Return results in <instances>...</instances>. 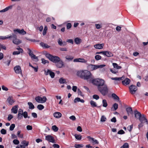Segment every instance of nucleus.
Here are the masks:
<instances>
[{
    "label": "nucleus",
    "instance_id": "obj_1",
    "mask_svg": "<svg viewBox=\"0 0 148 148\" xmlns=\"http://www.w3.org/2000/svg\"><path fill=\"white\" fill-rule=\"evenodd\" d=\"M77 76L81 78L88 81L92 78V75L91 73L87 70H82L77 71Z\"/></svg>",
    "mask_w": 148,
    "mask_h": 148
},
{
    "label": "nucleus",
    "instance_id": "obj_2",
    "mask_svg": "<svg viewBox=\"0 0 148 148\" xmlns=\"http://www.w3.org/2000/svg\"><path fill=\"white\" fill-rule=\"evenodd\" d=\"M44 54L46 58L54 63H56L58 62L60 60V59L59 57L53 56L51 54L48 53L46 51H45L44 53Z\"/></svg>",
    "mask_w": 148,
    "mask_h": 148
},
{
    "label": "nucleus",
    "instance_id": "obj_3",
    "mask_svg": "<svg viewBox=\"0 0 148 148\" xmlns=\"http://www.w3.org/2000/svg\"><path fill=\"white\" fill-rule=\"evenodd\" d=\"M92 83L97 87V89L105 84L104 80L102 79L97 78L91 80Z\"/></svg>",
    "mask_w": 148,
    "mask_h": 148
},
{
    "label": "nucleus",
    "instance_id": "obj_4",
    "mask_svg": "<svg viewBox=\"0 0 148 148\" xmlns=\"http://www.w3.org/2000/svg\"><path fill=\"white\" fill-rule=\"evenodd\" d=\"M98 90L103 96H105L108 92V86L106 84L99 88Z\"/></svg>",
    "mask_w": 148,
    "mask_h": 148
},
{
    "label": "nucleus",
    "instance_id": "obj_5",
    "mask_svg": "<svg viewBox=\"0 0 148 148\" xmlns=\"http://www.w3.org/2000/svg\"><path fill=\"white\" fill-rule=\"evenodd\" d=\"M87 69L89 71H92L97 69L99 68H102L105 66L104 65H93L92 64H88Z\"/></svg>",
    "mask_w": 148,
    "mask_h": 148
},
{
    "label": "nucleus",
    "instance_id": "obj_6",
    "mask_svg": "<svg viewBox=\"0 0 148 148\" xmlns=\"http://www.w3.org/2000/svg\"><path fill=\"white\" fill-rule=\"evenodd\" d=\"M10 36H11V38H12V42L14 44L18 45L21 43V40L17 38V36L15 34L12 33V35H10Z\"/></svg>",
    "mask_w": 148,
    "mask_h": 148
},
{
    "label": "nucleus",
    "instance_id": "obj_7",
    "mask_svg": "<svg viewBox=\"0 0 148 148\" xmlns=\"http://www.w3.org/2000/svg\"><path fill=\"white\" fill-rule=\"evenodd\" d=\"M130 92L132 95L134 94L137 90L138 88L135 85H132L129 87Z\"/></svg>",
    "mask_w": 148,
    "mask_h": 148
},
{
    "label": "nucleus",
    "instance_id": "obj_8",
    "mask_svg": "<svg viewBox=\"0 0 148 148\" xmlns=\"http://www.w3.org/2000/svg\"><path fill=\"white\" fill-rule=\"evenodd\" d=\"M45 140L49 142L55 143V140L54 138L51 135H48L45 136Z\"/></svg>",
    "mask_w": 148,
    "mask_h": 148
},
{
    "label": "nucleus",
    "instance_id": "obj_9",
    "mask_svg": "<svg viewBox=\"0 0 148 148\" xmlns=\"http://www.w3.org/2000/svg\"><path fill=\"white\" fill-rule=\"evenodd\" d=\"M87 137L89 139V141L93 145L99 144V141L94 138L91 137L90 136H88Z\"/></svg>",
    "mask_w": 148,
    "mask_h": 148
},
{
    "label": "nucleus",
    "instance_id": "obj_10",
    "mask_svg": "<svg viewBox=\"0 0 148 148\" xmlns=\"http://www.w3.org/2000/svg\"><path fill=\"white\" fill-rule=\"evenodd\" d=\"M14 70L15 73L17 74H22V71L20 66L17 65L14 68Z\"/></svg>",
    "mask_w": 148,
    "mask_h": 148
},
{
    "label": "nucleus",
    "instance_id": "obj_11",
    "mask_svg": "<svg viewBox=\"0 0 148 148\" xmlns=\"http://www.w3.org/2000/svg\"><path fill=\"white\" fill-rule=\"evenodd\" d=\"M124 78V76H123L121 77H112L111 79L112 80H115L116 81H117L118 82L115 81L114 83L115 84H118L119 83V81L122 80Z\"/></svg>",
    "mask_w": 148,
    "mask_h": 148
},
{
    "label": "nucleus",
    "instance_id": "obj_12",
    "mask_svg": "<svg viewBox=\"0 0 148 148\" xmlns=\"http://www.w3.org/2000/svg\"><path fill=\"white\" fill-rule=\"evenodd\" d=\"M73 62L86 63L87 61L84 58H79L74 59L73 60Z\"/></svg>",
    "mask_w": 148,
    "mask_h": 148
},
{
    "label": "nucleus",
    "instance_id": "obj_13",
    "mask_svg": "<svg viewBox=\"0 0 148 148\" xmlns=\"http://www.w3.org/2000/svg\"><path fill=\"white\" fill-rule=\"evenodd\" d=\"M140 122L143 123L144 121H145V122L148 123V121L147 119L145 117V115L144 114H142L141 116L138 118Z\"/></svg>",
    "mask_w": 148,
    "mask_h": 148
},
{
    "label": "nucleus",
    "instance_id": "obj_14",
    "mask_svg": "<svg viewBox=\"0 0 148 148\" xmlns=\"http://www.w3.org/2000/svg\"><path fill=\"white\" fill-rule=\"evenodd\" d=\"M57 67L58 68H61L64 66V63L62 60H60L59 62L55 63Z\"/></svg>",
    "mask_w": 148,
    "mask_h": 148
},
{
    "label": "nucleus",
    "instance_id": "obj_15",
    "mask_svg": "<svg viewBox=\"0 0 148 148\" xmlns=\"http://www.w3.org/2000/svg\"><path fill=\"white\" fill-rule=\"evenodd\" d=\"M130 81H131L130 79L127 78L124 80L122 81V83L123 85L126 86L129 84L130 83Z\"/></svg>",
    "mask_w": 148,
    "mask_h": 148
},
{
    "label": "nucleus",
    "instance_id": "obj_16",
    "mask_svg": "<svg viewBox=\"0 0 148 148\" xmlns=\"http://www.w3.org/2000/svg\"><path fill=\"white\" fill-rule=\"evenodd\" d=\"M7 100L10 105H12L15 102L13 97H9L8 98Z\"/></svg>",
    "mask_w": 148,
    "mask_h": 148
},
{
    "label": "nucleus",
    "instance_id": "obj_17",
    "mask_svg": "<svg viewBox=\"0 0 148 148\" xmlns=\"http://www.w3.org/2000/svg\"><path fill=\"white\" fill-rule=\"evenodd\" d=\"M103 44H98L95 45L94 47L96 49H101L103 48Z\"/></svg>",
    "mask_w": 148,
    "mask_h": 148
},
{
    "label": "nucleus",
    "instance_id": "obj_18",
    "mask_svg": "<svg viewBox=\"0 0 148 148\" xmlns=\"http://www.w3.org/2000/svg\"><path fill=\"white\" fill-rule=\"evenodd\" d=\"M103 55L106 56L110 57L113 56V55L112 53L108 51H104Z\"/></svg>",
    "mask_w": 148,
    "mask_h": 148
},
{
    "label": "nucleus",
    "instance_id": "obj_19",
    "mask_svg": "<svg viewBox=\"0 0 148 148\" xmlns=\"http://www.w3.org/2000/svg\"><path fill=\"white\" fill-rule=\"evenodd\" d=\"M134 113L135 115V117L136 118H139L142 115L140 113L138 112L136 110L134 111Z\"/></svg>",
    "mask_w": 148,
    "mask_h": 148
},
{
    "label": "nucleus",
    "instance_id": "obj_20",
    "mask_svg": "<svg viewBox=\"0 0 148 148\" xmlns=\"http://www.w3.org/2000/svg\"><path fill=\"white\" fill-rule=\"evenodd\" d=\"M12 7H13V5H11L7 7L5 9H4L3 10H1L0 11V12H6V11H8V10H9V9H12Z\"/></svg>",
    "mask_w": 148,
    "mask_h": 148
},
{
    "label": "nucleus",
    "instance_id": "obj_21",
    "mask_svg": "<svg viewBox=\"0 0 148 148\" xmlns=\"http://www.w3.org/2000/svg\"><path fill=\"white\" fill-rule=\"evenodd\" d=\"M18 105H16L12 107L11 110L12 112L14 114H16L18 112Z\"/></svg>",
    "mask_w": 148,
    "mask_h": 148
},
{
    "label": "nucleus",
    "instance_id": "obj_22",
    "mask_svg": "<svg viewBox=\"0 0 148 148\" xmlns=\"http://www.w3.org/2000/svg\"><path fill=\"white\" fill-rule=\"evenodd\" d=\"M53 116L56 118H59L61 117L62 114L60 112H56L53 114Z\"/></svg>",
    "mask_w": 148,
    "mask_h": 148
},
{
    "label": "nucleus",
    "instance_id": "obj_23",
    "mask_svg": "<svg viewBox=\"0 0 148 148\" xmlns=\"http://www.w3.org/2000/svg\"><path fill=\"white\" fill-rule=\"evenodd\" d=\"M90 103L92 107H97L99 108L100 107V106H97L96 102L92 100L90 101Z\"/></svg>",
    "mask_w": 148,
    "mask_h": 148
},
{
    "label": "nucleus",
    "instance_id": "obj_24",
    "mask_svg": "<svg viewBox=\"0 0 148 148\" xmlns=\"http://www.w3.org/2000/svg\"><path fill=\"white\" fill-rule=\"evenodd\" d=\"M126 111L128 115H129L130 114H133V110L131 107L127 108H126Z\"/></svg>",
    "mask_w": 148,
    "mask_h": 148
},
{
    "label": "nucleus",
    "instance_id": "obj_25",
    "mask_svg": "<svg viewBox=\"0 0 148 148\" xmlns=\"http://www.w3.org/2000/svg\"><path fill=\"white\" fill-rule=\"evenodd\" d=\"M40 45L42 47L45 48H48L50 47L47 44L43 42H41L40 43Z\"/></svg>",
    "mask_w": 148,
    "mask_h": 148
},
{
    "label": "nucleus",
    "instance_id": "obj_26",
    "mask_svg": "<svg viewBox=\"0 0 148 148\" xmlns=\"http://www.w3.org/2000/svg\"><path fill=\"white\" fill-rule=\"evenodd\" d=\"M74 41L76 44H79L81 42L82 40L78 38H75Z\"/></svg>",
    "mask_w": 148,
    "mask_h": 148
},
{
    "label": "nucleus",
    "instance_id": "obj_27",
    "mask_svg": "<svg viewBox=\"0 0 148 148\" xmlns=\"http://www.w3.org/2000/svg\"><path fill=\"white\" fill-rule=\"evenodd\" d=\"M112 98L114 99L119 101V97L115 94L113 93L112 94Z\"/></svg>",
    "mask_w": 148,
    "mask_h": 148
},
{
    "label": "nucleus",
    "instance_id": "obj_28",
    "mask_svg": "<svg viewBox=\"0 0 148 148\" xmlns=\"http://www.w3.org/2000/svg\"><path fill=\"white\" fill-rule=\"evenodd\" d=\"M27 104L29 106V109H33L34 108V106L32 102H28Z\"/></svg>",
    "mask_w": 148,
    "mask_h": 148
},
{
    "label": "nucleus",
    "instance_id": "obj_29",
    "mask_svg": "<svg viewBox=\"0 0 148 148\" xmlns=\"http://www.w3.org/2000/svg\"><path fill=\"white\" fill-rule=\"evenodd\" d=\"M74 136L75 138L78 140H80L82 139V136L80 134H75L74 135Z\"/></svg>",
    "mask_w": 148,
    "mask_h": 148
},
{
    "label": "nucleus",
    "instance_id": "obj_30",
    "mask_svg": "<svg viewBox=\"0 0 148 148\" xmlns=\"http://www.w3.org/2000/svg\"><path fill=\"white\" fill-rule=\"evenodd\" d=\"M112 65L114 68H116L117 69H120L121 68V67L120 66H119L118 64L116 63H113Z\"/></svg>",
    "mask_w": 148,
    "mask_h": 148
},
{
    "label": "nucleus",
    "instance_id": "obj_31",
    "mask_svg": "<svg viewBox=\"0 0 148 148\" xmlns=\"http://www.w3.org/2000/svg\"><path fill=\"white\" fill-rule=\"evenodd\" d=\"M11 38V36H8L6 37V36H0V39L2 40H6L8 38Z\"/></svg>",
    "mask_w": 148,
    "mask_h": 148
},
{
    "label": "nucleus",
    "instance_id": "obj_32",
    "mask_svg": "<svg viewBox=\"0 0 148 148\" xmlns=\"http://www.w3.org/2000/svg\"><path fill=\"white\" fill-rule=\"evenodd\" d=\"M42 63V64H48L49 63V62L48 60H45L44 58H42L41 59Z\"/></svg>",
    "mask_w": 148,
    "mask_h": 148
},
{
    "label": "nucleus",
    "instance_id": "obj_33",
    "mask_svg": "<svg viewBox=\"0 0 148 148\" xmlns=\"http://www.w3.org/2000/svg\"><path fill=\"white\" fill-rule=\"evenodd\" d=\"M59 82L60 84H64L66 83V80L63 78H61L59 80Z\"/></svg>",
    "mask_w": 148,
    "mask_h": 148
},
{
    "label": "nucleus",
    "instance_id": "obj_34",
    "mask_svg": "<svg viewBox=\"0 0 148 148\" xmlns=\"http://www.w3.org/2000/svg\"><path fill=\"white\" fill-rule=\"evenodd\" d=\"M103 106L104 107H106L108 106V104L106 100L103 99L102 101Z\"/></svg>",
    "mask_w": 148,
    "mask_h": 148
},
{
    "label": "nucleus",
    "instance_id": "obj_35",
    "mask_svg": "<svg viewBox=\"0 0 148 148\" xmlns=\"http://www.w3.org/2000/svg\"><path fill=\"white\" fill-rule=\"evenodd\" d=\"M52 130L54 132H56L58 130V128L56 125H54L52 127Z\"/></svg>",
    "mask_w": 148,
    "mask_h": 148
},
{
    "label": "nucleus",
    "instance_id": "obj_36",
    "mask_svg": "<svg viewBox=\"0 0 148 148\" xmlns=\"http://www.w3.org/2000/svg\"><path fill=\"white\" fill-rule=\"evenodd\" d=\"M44 106L41 104H39L37 106V108L40 110H41L44 108Z\"/></svg>",
    "mask_w": 148,
    "mask_h": 148
},
{
    "label": "nucleus",
    "instance_id": "obj_37",
    "mask_svg": "<svg viewBox=\"0 0 148 148\" xmlns=\"http://www.w3.org/2000/svg\"><path fill=\"white\" fill-rule=\"evenodd\" d=\"M3 60V62L4 63H5L6 64H7V65L8 66H9L10 64V63L11 61V60L10 59V60H7V62H6L5 61V59H4Z\"/></svg>",
    "mask_w": 148,
    "mask_h": 148
},
{
    "label": "nucleus",
    "instance_id": "obj_38",
    "mask_svg": "<svg viewBox=\"0 0 148 148\" xmlns=\"http://www.w3.org/2000/svg\"><path fill=\"white\" fill-rule=\"evenodd\" d=\"M21 143L23 145H24L25 147L26 146H27L29 145V142H27L25 140H23Z\"/></svg>",
    "mask_w": 148,
    "mask_h": 148
},
{
    "label": "nucleus",
    "instance_id": "obj_39",
    "mask_svg": "<svg viewBox=\"0 0 148 148\" xmlns=\"http://www.w3.org/2000/svg\"><path fill=\"white\" fill-rule=\"evenodd\" d=\"M66 58L69 61L72 60L73 58V57L70 56H66Z\"/></svg>",
    "mask_w": 148,
    "mask_h": 148
},
{
    "label": "nucleus",
    "instance_id": "obj_40",
    "mask_svg": "<svg viewBox=\"0 0 148 148\" xmlns=\"http://www.w3.org/2000/svg\"><path fill=\"white\" fill-rule=\"evenodd\" d=\"M47 26H45L44 27V29L43 31L42 34L43 36L45 35L47 33Z\"/></svg>",
    "mask_w": 148,
    "mask_h": 148
},
{
    "label": "nucleus",
    "instance_id": "obj_41",
    "mask_svg": "<svg viewBox=\"0 0 148 148\" xmlns=\"http://www.w3.org/2000/svg\"><path fill=\"white\" fill-rule=\"evenodd\" d=\"M129 145L127 143H125L123 145L121 146L120 148H128Z\"/></svg>",
    "mask_w": 148,
    "mask_h": 148
},
{
    "label": "nucleus",
    "instance_id": "obj_42",
    "mask_svg": "<svg viewBox=\"0 0 148 148\" xmlns=\"http://www.w3.org/2000/svg\"><path fill=\"white\" fill-rule=\"evenodd\" d=\"M84 146L83 144H76L75 145V147L76 148H80V147H82Z\"/></svg>",
    "mask_w": 148,
    "mask_h": 148
},
{
    "label": "nucleus",
    "instance_id": "obj_43",
    "mask_svg": "<svg viewBox=\"0 0 148 148\" xmlns=\"http://www.w3.org/2000/svg\"><path fill=\"white\" fill-rule=\"evenodd\" d=\"M23 116L25 118L28 117V118H30L29 116H28L27 112L26 111L24 112L23 114Z\"/></svg>",
    "mask_w": 148,
    "mask_h": 148
},
{
    "label": "nucleus",
    "instance_id": "obj_44",
    "mask_svg": "<svg viewBox=\"0 0 148 148\" xmlns=\"http://www.w3.org/2000/svg\"><path fill=\"white\" fill-rule=\"evenodd\" d=\"M118 105L116 103H114L112 106L114 108V110H116L118 108Z\"/></svg>",
    "mask_w": 148,
    "mask_h": 148
},
{
    "label": "nucleus",
    "instance_id": "obj_45",
    "mask_svg": "<svg viewBox=\"0 0 148 148\" xmlns=\"http://www.w3.org/2000/svg\"><path fill=\"white\" fill-rule=\"evenodd\" d=\"M15 127V125L14 124H12L10 127V131H12L14 130Z\"/></svg>",
    "mask_w": 148,
    "mask_h": 148
},
{
    "label": "nucleus",
    "instance_id": "obj_46",
    "mask_svg": "<svg viewBox=\"0 0 148 148\" xmlns=\"http://www.w3.org/2000/svg\"><path fill=\"white\" fill-rule=\"evenodd\" d=\"M35 99L37 102L40 103V102L41 97L40 96H37L35 97Z\"/></svg>",
    "mask_w": 148,
    "mask_h": 148
},
{
    "label": "nucleus",
    "instance_id": "obj_47",
    "mask_svg": "<svg viewBox=\"0 0 148 148\" xmlns=\"http://www.w3.org/2000/svg\"><path fill=\"white\" fill-rule=\"evenodd\" d=\"M17 118L19 120L22 119L23 118V114H20L18 113L17 116Z\"/></svg>",
    "mask_w": 148,
    "mask_h": 148
},
{
    "label": "nucleus",
    "instance_id": "obj_48",
    "mask_svg": "<svg viewBox=\"0 0 148 148\" xmlns=\"http://www.w3.org/2000/svg\"><path fill=\"white\" fill-rule=\"evenodd\" d=\"M106 120V118L105 116L103 115L101 116V122H105Z\"/></svg>",
    "mask_w": 148,
    "mask_h": 148
},
{
    "label": "nucleus",
    "instance_id": "obj_49",
    "mask_svg": "<svg viewBox=\"0 0 148 148\" xmlns=\"http://www.w3.org/2000/svg\"><path fill=\"white\" fill-rule=\"evenodd\" d=\"M13 143L15 145H18L19 143V141L17 139H15L13 141Z\"/></svg>",
    "mask_w": 148,
    "mask_h": 148
},
{
    "label": "nucleus",
    "instance_id": "obj_50",
    "mask_svg": "<svg viewBox=\"0 0 148 148\" xmlns=\"http://www.w3.org/2000/svg\"><path fill=\"white\" fill-rule=\"evenodd\" d=\"M101 58V56L99 55H96L95 56V58L97 60H100Z\"/></svg>",
    "mask_w": 148,
    "mask_h": 148
},
{
    "label": "nucleus",
    "instance_id": "obj_51",
    "mask_svg": "<svg viewBox=\"0 0 148 148\" xmlns=\"http://www.w3.org/2000/svg\"><path fill=\"white\" fill-rule=\"evenodd\" d=\"M51 71L49 69H48L47 70V71H46V70H44L45 74L46 75H48L49 74H50V72H51Z\"/></svg>",
    "mask_w": 148,
    "mask_h": 148
},
{
    "label": "nucleus",
    "instance_id": "obj_52",
    "mask_svg": "<svg viewBox=\"0 0 148 148\" xmlns=\"http://www.w3.org/2000/svg\"><path fill=\"white\" fill-rule=\"evenodd\" d=\"M71 24L70 23H68L66 24V28L67 29H70L71 27Z\"/></svg>",
    "mask_w": 148,
    "mask_h": 148
},
{
    "label": "nucleus",
    "instance_id": "obj_53",
    "mask_svg": "<svg viewBox=\"0 0 148 148\" xmlns=\"http://www.w3.org/2000/svg\"><path fill=\"white\" fill-rule=\"evenodd\" d=\"M58 44L60 46H62V40L61 38H60L58 39Z\"/></svg>",
    "mask_w": 148,
    "mask_h": 148
},
{
    "label": "nucleus",
    "instance_id": "obj_54",
    "mask_svg": "<svg viewBox=\"0 0 148 148\" xmlns=\"http://www.w3.org/2000/svg\"><path fill=\"white\" fill-rule=\"evenodd\" d=\"M1 133L2 134H5L6 133V130L4 129H2L1 130Z\"/></svg>",
    "mask_w": 148,
    "mask_h": 148
},
{
    "label": "nucleus",
    "instance_id": "obj_55",
    "mask_svg": "<svg viewBox=\"0 0 148 148\" xmlns=\"http://www.w3.org/2000/svg\"><path fill=\"white\" fill-rule=\"evenodd\" d=\"M26 34V32L23 29H21L20 30V34H22V35H25Z\"/></svg>",
    "mask_w": 148,
    "mask_h": 148
},
{
    "label": "nucleus",
    "instance_id": "obj_56",
    "mask_svg": "<svg viewBox=\"0 0 148 148\" xmlns=\"http://www.w3.org/2000/svg\"><path fill=\"white\" fill-rule=\"evenodd\" d=\"M125 133L124 131L123 130H121L118 132L117 134H125Z\"/></svg>",
    "mask_w": 148,
    "mask_h": 148
},
{
    "label": "nucleus",
    "instance_id": "obj_57",
    "mask_svg": "<svg viewBox=\"0 0 148 148\" xmlns=\"http://www.w3.org/2000/svg\"><path fill=\"white\" fill-rule=\"evenodd\" d=\"M27 50L29 51V54L30 56H31L33 54V52L29 49L28 48Z\"/></svg>",
    "mask_w": 148,
    "mask_h": 148
},
{
    "label": "nucleus",
    "instance_id": "obj_58",
    "mask_svg": "<svg viewBox=\"0 0 148 148\" xmlns=\"http://www.w3.org/2000/svg\"><path fill=\"white\" fill-rule=\"evenodd\" d=\"M93 99H96V100H98L99 98V97L97 95H93Z\"/></svg>",
    "mask_w": 148,
    "mask_h": 148
},
{
    "label": "nucleus",
    "instance_id": "obj_59",
    "mask_svg": "<svg viewBox=\"0 0 148 148\" xmlns=\"http://www.w3.org/2000/svg\"><path fill=\"white\" fill-rule=\"evenodd\" d=\"M49 75L52 78H54L55 76L54 73L53 72H52L51 71V72H50Z\"/></svg>",
    "mask_w": 148,
    "mask_h": 148
},
{
    "label": "nucleus",
    "instance_id": "obj_60",
    "mask_svg": "<svg viewBox=\"0 0 148 148\" xmlns=\"http://www.w3.org/2000/svg\"><path fill=\"white\" fill-rule=\"evenodd\" d=\"M133 128V125H130L127 127V130L129 132H131Z\"/></svg>",
    "mask_w": 148,
    "mask_h": 148
},
{
    "label": "nucleus",
    "instance_id": "obj_61",
    "mask_svg": "<svg viewBox=\"0 0 148 148\" xmlns=\"http://www.w3.org/2000/svg\"><path fill=\"white\" fill-rule=\"evenodd\" d=\"M30 57H31V58L32 59H35L37 60H38V57L36 56L34 54L32 55Z\"/></svg>",
    "mask_w": 148,
    "mask_h": 148
},
{
    "label": "nucleus",
    "instance_id": "obj_62",
    "mask_svg": "<svg viewBox=\"0 0 148 148\" xmlns=\"http://www.w3.org/2000/svg\"><path fill=\"white\" fill-rule=\"evenodd\" d=\"M26 128L27 130H31L32 129V127L31 125H27L26 127Z\"/></svg>",
    "mask_w": 148,
    "mask_h": 148
},
{
    "label": "nucleus",
    "instance_id": "obj_63",
    "mask_svg": "<svg viewBox=\"0 0 148 148\" xmlns=\"http://www.w3.org/2000/svg\"><path fill=\"white\" fill-rule=\"evenodd\" d=\"M13 118V116L12 115L10 114L8 115V121H10Z\"/></svg>",
    "mask_w": 148,
    "mask_h": 148
},
{
    "label": "nucleus",
    "instance_id": "obj_64",
    "mask_svg": "<svg viewBox=\"0 0 148 148\" xmlns=\"http://www.w3.org/2000/svg\"><path fill=\"white\" fill-rule=\"evenodd\" d=\"M32 115L34 118H36L37 117V114L35 112H32Z\"/></svg>",
    "mask_w": 148,
    "mask_h": 148
}]
</instances>
